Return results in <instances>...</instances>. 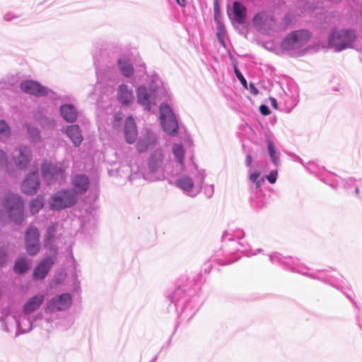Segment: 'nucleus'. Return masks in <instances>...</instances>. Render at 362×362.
<instances>
[{
	"label": "nucleus",
	"instance_id": "f257e3e1",
	"mask_svg": "<svg viewBox=\"0 0 362 362\" xmlns=\"http://www.w3.org/2000/svg\"><path fill=\"white\" fill-rule=\"evenodd\" d=\"M269 259L272 264H279L292 272L308 276L313 279L327 282L332 286L341 291L350 300H353L351 296L352 292L342 276L338 278L325 271L309 273V269L305 265L300 263L298 259L292 257H284L278 252H274L269 255Z\"/></svg>",
	"mask_w": 362,
	"mask_h": 362
},
{
	"label": "nucleus",
	"instance_id": "f03ea898",
	"mask_svg": "<svg viewBox=\"0 0 362 362\" xmlns=\"http://www.w3.org/2000/svg\"><path fill=\"white\" fill-rule=\"evenodd\" d=\"M244 236L243 230H238L235 235L225 233L222 237L223 245L221 250L217 252L216 260L221 265H227L237 261L240 256L239 253L250 257L257 255L260 249L253 250L250 245L238 241Z\"/></svg>",
	"mask_w": 362,
	"mask_h": 362
},
{
	"label": "nucleus",
	"instance_id": "7ed1b4c3",
	"mask_svg": "<svg viewBox=\"0 0 362 362\" xmlns=\"http://www.w3.org/2000/svg\"><path fill=\"white\" fill-rule=\"evenodd\" d=\"M196 288H192V282L186 280L180 282L168 296L170 303L174 304L177 313L183 320H189L197 312V305L194 303Z\"/></svg>",
	"mask_w": 362,
	"mask_h": 362
},
{
	"label": "nucleus",
	"instance_id": "20e7f679",
	"mask_svg": "<svg viewBox=\"0 0 362 362\" xmlns=\"http://www.w3.org/2000/svg\"><path fill=\"white\" fill-rule=\"evenodd\" d=\"M189 175H182L175 181V185L185 194L195 197L202 190L206 177L204 170H198L193 160L189 166Z\"/></svg>",
	"mask_w": 362,
	"mask_h": 362
},
{
	"label": "nucleus",
	"instance_id": "39448f33",
	"mask_svg": "<svg viewBox=\"0 0 362 362\" xmlns=\"http://www.w3.org/2000/svg\"><path fill=\"white\" fill-rule=\"evenodd\" d=\"M6 210L10 220L18 224L23 221V201L17 194L6 193L0 203V219L3 221L2 209Z\"/></svg>",
	"mask_w": 362,
	"mask_h": 362
},
{
	"label": "nucleus",
	"instance_id": "423d86ee",
	"mask_svg": "<svg viewBox=\"0 0 362 362\" xmlns=\"http://www.w3.org/2000/svg\"><path fill=\"white\" fill-rule=\"evenodd\" d=\"M358 37L356 29H334L328 37V45L335 52L351 48Z\"/></svg>",
	"mask_w": 362,
	"mask_h": 362
},
{
	"label": "nucleus",
	"instance_id": "0eeeda50",
	"mask_svg": "<svg viewBox=\"0 0 362 362\" xmlns=\"http://www.w3.org/2000/svg\"><path fill=\"white\" fill-rule=\"evenodd\" d=\"M310 37L311 34L307 30L293 31L282 40L281 48L291 56H298Z\"/></svg>",
	"mask_w": 362,
	"mask_h": 362
},
{
	"label": "nucleus",
	"instance_id": "6e6552de",
	"mask_svg": "<svg viewBox=\"0 0 362 362\" xmlns=\"http://www.w3.org/2000/svg\"><path fill=\"white\" fill-rule=\"evenodd\" d=\"M68 168L69 165L64 160L57 163L45 160L41 165V173L47 185L57 182L62 183L66 180V170Z\"/></svg>",
	"mask_w": 362,
	"mask_h": 362
},
{
	"label": "nucleus",
	"instance_id": "1a4fd4ad",
	"mask_svg": "<svg viewBox=\"0 0 362 362\" xmlns=\"http://www.w3.org/2000/svg\"><path fill=\"white\" fill-rule=\"evenodd\" d=\"M20 87L24 93L36 97L47 96L53 100H60L62 102L70 100L69 97H62L56 92L41 85L35 81H23L21 82Z\"/></svg>",
	"mask_w": 362,
	"mask_h": 362
},
{
	"label": "nucleus",
	"instance_id": "9d476101",
	"mask_svg": "<svg viewBox=\"0 0 362 362\" xmlns=\"http://www.w3.org/2000/svg\"><path fill=\"white\" fill-rule=\"evenodd\" d=\"M164 160L165 153L162 149H156L152 152L148 159V173L144 175V177L151 181L163 179Z\"/></svg>",
	"mask_w": 362,
	"mask_h": 362
},
{
	"label": "nucleus",
	"instance_id": "9b49d317",
	"mask_svg": "<svg viewBox=\"0 0 362 362\" xmlns=\"http://www.w3.org/2000/svg\"><path fill=\"white\" fill-rule=\"evenodd\" d=\"M77 202V196L72 189L60 190L53 195L49 199L50 209L54 211H60L66 208L71 207Z\"/></svg>",
	"mask_w": 362,
	"mask_h": 362
},
{
	"label": "nucleus",
	"instance_id": "f8f14e48",
	"mask_svg": "<svg viewBox=\"0 0 362 362\" xmlns=\"http://www.w3.org/2000/svg\"><path fill=\"white\" fill-rule=\"evenodd\" d=\"M15 327L17 329L16 333V337H17L21 334L30 332L33 327V322L28 315L25 314L18 318H16L14 315H6L2 322L3 329L7 332H10Z\"/></svg>",
	"mask_w": 362,
	"mask_h": 362
},
{
	"label": "nucleus",
	"instance_id": "ddd939ff",
	"mask_svg": "<svg viewBox=\"0 0 362 362\" xmlns=\"http://www.w3.org/2000/svg\"><path fill=\"white\" fill-rule=\"evenodd\" d=\"M160 122L163 131L170 135L175 136L177 133L178 123L170 107L165 103L160 106Z\"/></svg>",
	"mask_w": 362,
	"mask_h": 362
},
{
	"label": "nucleus",
	"instance_id": "4468645a",
	"mask_svg": "<svg viewBox=\"0 0 362 362\" xmlns=\"http://www.w3.org/2000/svg\"><path fill=\"white\" fill-rule=\"evenodd\" d=\"M158 91L153 87L140 86L136 89L137 103L144 110L151 111L153 105H156Z\"/></svg>",
	"mask_w": 362,
	"mask_h": 362
},
{
	"label": "nucleus",
	"instance_id": "2eb2a0df",
	"mask_svg": "<svg viewBox=\"0 0 362 362\" xmlns=\"http://www.w3.org/2000/svg\"><path fill=\"white\" fill-rule=\"evenodd\" d=\"M72 304V297L71 294L64 293L57 295L49 299L45 308V312L47 314H51L59 311L66 310L71 307Z\"/></svg>",
	"mask_w": 362,
	"mask_h": 362
},
{
	"label": "nucleus",
	"instance_id": "dca6fc26",
	"mask_svg": "<svg viewBox=\"0 0 362 362\" xmlns=\"http://www.w3.org/2000/svg\"><path fill=\"white\" fill-rule=\"evenodd\" d=\"M25 249L30 256L36 255L40 249V233L37 228L30 227L25 233Z\"/></svg>",
	"mask_w": 362,
	"mask_h": 362
},
{
	"label": "nucleus",
	"instance_id": "f3484780",
	"mask_svg": "<svg viewBox=\"0 0 362 362\" xmlns=\"http://www.w3.org/2000/svg\"><path fill=\"white\" fill-rule=\"evenodd\" d=\"M12 156L16 165L21 170H25L31 161L32 152L29 147L23 146L15 148Z\"/></svg>",
	"mask_w": 362,
	"mask_h": 362
},
{
	"label": "nucleus",
	"instance_id": "a211bd4d",
	"mask_svg": "<svg viewBox=\"0 0 362 362\" xmlns=\"http://www.w3.org/2000/svg\"><path fill=\"white\" fill-rule=\"evenodd\" d=\"M56 256H47L43 258L35 267L33 272V279L39 281L44 279L56 261Z\"/></svg>",
	"mask_w": 362,
	"mask_h": 362
},
{
	"label": "nucleus",
	"instance_id": "6ab92c4d",
	"mask_svg": "<svg viewBox=\"0 0 362 362\" xmlns=\"http://www.w3.org/2000/svg\"><path fill=\"white\" fill-rule=\"evenodd\" d=\"M40 181L37 170L28 174L21 185V190L23 193L33 195L40 188Z\"/></svg>",
	"mask_w": 362,
	"mask_h": 362
},
{
	"label": "nucleus",
	"instance_id": "aec40b11",
	"mask_svg": "<svg viewBox=\"0 0 362 362\" xmlns=\"http://www.w3.org/2000/svg\"><path fill=\"white\" fill-rule=\"evenodd\" d=\"M158 140V136L152 129L146 128L145 132L140 136L137 143V150L139 153L145 152L153 148Z\"/></svg>",
	"mask_w": 362,
	"mask_h": 362
},
{
	"label": "nucleus",
	"instance_id": "412c9836",
	"mask_svg": "<svg viewBox=\"0 0 362 362\" xmlns=\"http://www.w3.org/2000/svg\"><path fill=\"white\" fill-rule=\"evenodd\" d=\"M117 99L122 106H129L134 100V90L126 84H121L117 90Z\"/></svg>",
	"mask_w": 362,
	"mask_h": 362
},
{
	"label": "nucleus",
	"instance_id": "4be33fe9",
	"mask_svg": "<svg viewBox=\"0 0 362 362\" xmlns=\"http://www.w3.org/2000/svg\"><path fill=\"white\" fill-rule=\"evenodd\" d=\"M45 299L44 293H39L30 298L25 303L23 307V314L28 315L40 308Z\"/></svg>",
	"mask_w": 362,
	"mask_h": 362
},
{
	"label": "nucleus",
	"instance_id": "5701e85b",
	"mask_svg": "<svg viewBox=\"0 0 362 362\" xmlns=\"http://www.w3.org/2000/svg\"><path fill=\"white\" fill-rule=\"evenodd\" d=\"M71 184L73 185V191H74L78 197V194H84L90 184L88 177L84 174H76L73 175L71 178Z\"/></svg>",
	"mask_w": 362,
	"mask_h": 362
},
{
	"label": "nucleus",
	"instance_id": "b1692460",
	"mask_svg": "<svg viewBox=\"0 0 362 362\" xmlns=\"http://www.w3.org/2000/svg\"><path fill=\"white\" fill-rule=\"evenodd\" d=\"M264 139L267 144V150L271 160L274 165L277 166L279 164V158L274 145V136L271 132L266 131L264 133Z\"/></svg>",
	"mask_w": 362,
	"mask_h": 362
},
{
	"label": "nucleus",
	"instance_id": "393cba45",
	"mask_svg": "<svg viewBox=\"0 0 362 362\" xmlns=\"http://www.w3.org/2000/svg\"><path fill=\"white\" fill-rule=\"evenodd\" d=\"M33 119L45 128L53 129L55 126L54 119L45 115L44 107H39L33 112Z\"/></svg>",
	"mask_w": 362,
	"mask_h": 362
},
{
	"label": "nucleus",
	"instance_id": "a878e982",
	"mask_svg": "<svg viewBox=\"0 0 362 362\" xmlns=\"http://www.w3.org/2000/svg\"><path fill=\"white\" fill-rule=\"evenodd\" d=\"M124 133L126 141L133 144L137 137V129L134 119L132 117L127 118L124 124Z\"/></svg>",
	"mask_w": 362,
	"mask_h": 362
},
{
	"label": "nucleus",
	"instance_id": "bb28decb",
	"mask_svg": "<svg viewBox=\"0 0 362 362\" xmlns=\"http://www.w3.org/2000/svg\"><path fill=\"white\" fill-rule=\"evenodd\" d=\"M119 72L126 78H130L134 74V67L130 59L127 57H121L117 59Z\"/></svg>",
	"mask_w": 362,
	"mask_h": 362
},
{
	"label": "nucleus",
	"instance_id": "cd10ccee",
	"mask_svg": "<svg viewBox=\"0 0 362 362\" xmlns=\"http://www.w3.org/2000/svg\"><path fill=\"white\" fill-rule=\"evenodd\" d=\"M60 113L62 118L67 122H74L78 116L76 107L71 104H64L60 107Z\"/></svg>",
	"mask_w": 362,
	"mask_h": 362
},
{
	"label": "nucleus",
	"instance_id": "c85d7f7f",
	"mask_svg": "<svg viewBox=\"0 0 362 362\" xmlns=\"http://www.w3.org/2000/svg\"><path fill=\"white\" fill-rule=\"evenodd\" d=\"M66 134L71 140L75 146H78L82 141L83 136L81 135V129L78 125L72 124L67 126L65 130Z\"/></svg>",
	"mask_w": 362,
	"mask_h": 362
},
{
	"label": "nucleus",
	"instance_id": "c756f323",
	"mask_svg": "<svg viewBox=\"0 0 362 362\" xmlns=\"http://www.w3.org/2000/svg\"><path fill=\"white\" fill-rule=\"evenodd\" d=\"M30 262L25 256H20L15 261L13 272L17 274H23L30 269Z\"/></svg>",
	"mask_w": 362,
	"mask_h": 362
},
{
	"label": "nucleus",
	"instance_id": "7c9ffc66",
	"mask_svg": "<svg viewBox=\"0 0 362 362\" xmlns=\"http://www.w3.org/2000/svg\"><path fill=\"white\" fill-rule=\"evenodd\" d=\"M248 179L249 182L251 183L250 188L252 192H253V190L261 189L260 187L264 182V178L260 175V173L258 170L250 172Z\"/></svg>",
	"mask_w": 362,
	"mask_h": 362
},
{
	"label": "nucleus",
	"instance_id": "2f4dec72",
	"mask_svg": "<svg viewBox=\"0 0 362 362\" xmlns=\"http://www.w3.org/2000/svg\"><path fill=\"white\" fill-rule=\"evenodd\" d=\"M233 11L236 21L242 23L246 17V8L239 1L233 3Z\"/></svg>",
	"mask_w": 362,
	"mask_h": 362
},
{
	"label": "nucleus",
	"instance_id": "473e14b6",
	"mask_svg": "<svg viewBox=\"0 0 362 362\" xmlns=\"http://www.w3.org/2000/svg\"><path fill=\"white\" fill-rule=\"evenodd\" d=\"M255 194L250 198V203L254 208L261 209L265 206L264 197L261 189L254 190Z\"/></svg>",
	"mask_w": 362,
	"mask_h": 362
},
{
	"label": "nucleus",
	"instance_id": "72a5a7b5",
	"mask_svg": "<svg viewBox=\"0 0 362 362\" xmlns=\"http://www.w3.org/2000/svg\"><path fill=\"white\" fill-rule=\"evenodd\" d=\"M24 127L26 129L32 141L37 142L40 140V132L38 128L30 123H25Z\"/></svg>",
	"mask_w": 362,
	"mask_h": 362
},
{
	"label": "nucleus",
	"instance_id": "f704fd0d",
	"mask_svg": "<svg viewBox=\"0 0 362 362\" xmlns=\"http://www.w3.org/2000/svg\"><path fill=\"white\" fill-rule=\"evenodd\" d=\"M44 202L42 197H37L30 202L29 208L32 214H35L43 207Z\"/></svg>",
	"mask_w": 362,
	"mask_h": 362
},
{
	"label": "nucleus",
	"instance_id": "c9c22d12",
	"mask_svg": "<svg viewBox=\"0 0 362 362\" xmlns=\"http://www.w3.org/2000/svg\"><path fill=\"white\" fill-rule=\"evenodd\" d=\"M173 153L174 156L176 158L177 162L183 168V156H184V148L182 144H175L173 146Z\"/></svg>",
	"mask_w": 362,
	"mask_h": 362
},
{
	"label": "nucleus",
	"instance_id": "e433bc0d",
	"mask_svg": "<svg viewBox=\"0 0 362 362\" xmlns=\"http://www.w3.org/2000/svg\"><path fill=\"white\" fill-rule=\"evenodd\" d=\"M11 135V128L8 123L3 120L0 119V136L8 138Z\"/></svg>",
	"mask_w": 362,
	"mask_h": 362
},
{
	"label": "nucleus",
	"instance_id": "4c0bfd02",
	"mask_svg": "<svg viewBox=\"0 0 362 362\" xmlns=\"http://www.w3.org/2000/svg\"><path fill=\"white\" fill-rule=\"evenodd\" d=\"M56 228L54 226H51L47 228L45 235L46 245H49V241L54 240L55 235Z\"/></svg>",
	"mask_w": 362,
	"mask_h": 362
},
{
	"label": "nucleus",
	"instance_id": "58836bf2",
	"mask_svg": "<svg viewBox=\"0 0 362 362\" xmlns=\"http://www.w3.org/2000/svg\"><path fill=\"white\" fill-rule=\"evenodd\" d=\"M8 255L6 248L0 247V267L4 266L8 260Z\"/></svg>",
	"mask_w": 362,
	"mask_h": 362
},
{
	"label": "nucleus",
	"instance_id": "ea45409f",
	"mask_svg": "<svg viewBox=\"0 0 362 362\" xmlns=\"http://www.w3.org/2000/svg\"><path fill=\"white\" fill-rule=\"evenodd\" d=\"M234 72L237 78L240 81L243 86L245 88H247V83L246 79L245 78L240 71L236 66H235L234 68Z\"/></svg>",
	"mask_w": 362,
	"mask_h": 362
},
{
	"label": "nucleus",
	"instance_id": "a19ab883",
	"mask_svg": "<svg viewBox=\"0 0 362 362\" xmlns=\"http://www.w3.org/2000/svg\"><path fill=\"white\" fill-rule=\"evenodd\" d=\"M7 168V156L6 153L0 149V170Z\"/></svg>",
	"mask_w": 362,
	"mask_h": 362
},
{
	"label": "nucleus",
	"instance_id": "79ce46f5",
	"mask_svg": "<svg viewBox=\"0 0 362 362\" xmlns=\"http://www.w3.org/2000/svg\"><path fill=\"white\" fill-rule=\"evenodd\" d=\"M204 192L207 198H211L214 192V187L213 185H206L204 187Z\"/></svg>",
	"mask_w": 362,
	"mask_h": 362
},
{
	"label": "nucleus",
	"instance_id": "37998d69",
	"mask_svg": "<svg viewBox=\"0 0 362 362\" xmlns=\"http://www.w3.org/2000/svg\"><path fill=\"white\" fill-rule=\"evenodd\" d=\"M18 18V16L13 14V13L8 12L4 15V20L5 21H12Z\"/></svg>",
	"mask_w": 362,
	"mask_h": 362
},
{
	"label": "nucleus",
	"instance_id": "c03bdc74",
	"mask_svg": "<svg viewBox=\"0 0 362 362\" xmlns=\"http://www.w3.org/2000/svg\"><path fill=\"white\" fill-rule=\"evenodd\" d=\"M277 177V172L276 171H272L267 176V179L268 181L273 184L276 182Z\"/></svg>",
	"mask_w": 362,
	"mask_h": 362
},
{
	"label": "nucleus",
	"instance_id": "a18cd8bd",
	"mask_svg": "<svg viewBox=\"0 0 362 362\" xmlns=\"http://www.w3.org/2000/svg\"><path fill=\"white\" fill-rule=\"evenodd\" d=\"M259 111L263 115H268L270 114V109L266 105H261L259 107Z\"/></svg>",
	"mask_w": 362,
	"mask_h": 362
},
{
	"label": "nucleus",
	"instance_id": "49530a36",
	"mask_svg": "<svg viewBox=\"0 0 362 362\" xmlns=\"http://www.w3.org/2000/svg\"><path fill=\"white\" fill-rule=\"evenodd\" d=\"M317 165L313 163V162H310L309 163H308L307 166H306V168L310 171L311 173H317Z\"/></svg>",
	"mask_w": 362,
	"mask_h": 362
},
{
	"label": "nucleus",
	"instance_id": "de8ad7c7",
	"mask_svg": "<svg viewBox=\"0 0 362 362\" xmlns=\"http://www.w3.org/2000/svg\"><path fill=\"white\" fill-rule=\"evenodd\" d=\"M45 247L50 251H52V252H56L57 251V247L56 245L54 244V240L52 241H49V245H46V240H45Z\"/></svg>",
	"mask_w": 362,
	"mask_h": 362
},
{
	"label": "nucleus",
	"instance_id": "09e8293b",
	"mask_svg": "<svg viewBox=\"0 0 362 362\" xmlns=\"http://www.w3.org/2000/svg\"><path fill=\"white\" fill-rule=\"evenodd\" d=\"M247 89H248L250 92L254 95H257L259 93V90L255 87V84L252 83H250L249 87Z\"/></svg>",
	"mask_w": 362,
	"mask_h": 362
},
{
	"label": "nucleus",
	"instance_id": "8fccbe9b",
	"mask_svg": "<svg viewBox=\"0 0 362 362\" xmlns=\"http://www.w3.org/2000/svg\"><path fill=\"white\" fill-rule=\"evenodd\" d=\"M252 162V156L250 154H247L246 156V158H245V165H246V166L251 167Z\"/></svg>",
	"mask_w": 362,
	"mask_h": 362
},
{
	"label": "nucleus",
	"instance_id": "3c124183",
	"mask_svg": "<svg viewBox=\"0 0 362 362\" xmlns=\"http://www.w3.org/2000/svg\"><path fill=\"white\" fill-rule=\"evenodd\" d=\"M297 105V101L296 99H294L293 100V103L292 104H291L289 106L286 107V112H290L291 111V110L295 107Z\"/></svg>",
	"mask_w": 362,
	"mask_h": 362
},
{
	"label": "nucleus",
	"instance_id": "603ef678",
	"mask_svg": "<svg viewBox=\"0 0 362 362\" xmlns=\"http://www.w3.org/2000/svg\"><path fill=\"white\" fill-rule=\"evenodd\" d=\"M218 11V5L217 1L214 2V12H215V18H216V14Z\"/></svg>",
	"mask_w": 362,
	"mask_h": 362
},
{
	"label": "nucleus",
	"instance_id": "864d4df0",
	"mask_svg": "<svg viewBox=\"0 0 362 362\" xmlns=\"http://www.w3.org/2000/svg\"><path fill=\"white\" fill-rule=\"evenodd\" d=\"M178 5L182 7H184L186 4L185 0H175Z\"/></svg>",
	"mask_w": 362,
	"mask_h": 362
},
{
	"label": "nucleus",
	"instance_id": "5fc2aeb1",
	"mask_svg": "<svg viewBox=\"0 0 362 362\" xmlns=\"http://www.w3.org/2000/svg\"><path fill=\"white\" fill-rule=\"evenodd\" d=\"M271 103H272V105L274 108H277V102H276V99H274V98H271Z\"/></svg>",
	"mask_w": 362,
	"mask_h": 362
},
{
	"label": "nucleus",
	"instance_id": "6e6d98bb",
	"mask_svg": "<svg viewBox=\"0 0 362 362\" xmlns=\"http://www.w3.org/2000/svg\"><path fill=\"white\" fill-rule=\"evenodd\" d=\"M346 182L347 185H351L354 182V180L352 178H349Z\"/></svg>",
	"mask_w": 362,
	"mask_h": 362
},
{
	"label": "nucleus",
	"instance_id": "4d7b16f0",
	"mask_svg": "<svg viewBox=\"0 0 362 362\" xmlns=\"http://www.w3.org/2000/svg\"><path fill=\"white\" fill-rule=\"evenodd\" d=\"M355 192H356V194H358V192H359V189H358V187H356V188H355Z\"/></svg>",
	"mask_w": 362,
	"mask_h": 362
},
{
	"label": "nucleus",
	"instance_id": "13d9d810",
	"mask_svg": "<svg viewBox=\"0 0 362 362\" xmlns=\"http://www.w3.org/2000/svg\"><path fill=\"white\" fill-rule=\"evenodd\" d=\"M115 117L116 120H120L121 119V117H119L118 115H116Z\"/></svg>",
	"mask_w": 362,
	"mask_h": 362
},
{
	"label": "nucleus",
	"instance_id": "bf43d9fd",
	"mask_svg": "<svg viewBox=\"0 0 362 362\" xmlns=\"http://www.w3.org/2000/svg\"><path fill=\"white\" fill-rule=\"evenodd\" d=\"M156 358H157V356H156L154 357V358H153L151 362H153V361H155L156 360Z\"/></svg>",
	"mask_w": 362,
	"mask_h": 362
},
{
	"label": "nucleus",
	"instance_id": "052dcab7",
	"mask_svg": "<svg viewBox=\"0 0 362 362\" xmlns=\"http://www.w3.org/2000/svg\"><path fill=\"white\" fill-rule=\"evenodd\" d=\"M358 323H359V325L361 326V329H362V322L359 320Z\"/></svg>",
	"mask_w": 362,
	"mask_h": 362
}]
</instances>
